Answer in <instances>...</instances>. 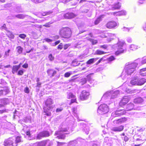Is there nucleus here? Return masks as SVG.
Wrapping results in <instances>:
<instances>
[{
	"label": "nucleus",
	"mask_w": 146,
	"mask_h": 146,
	"mask_svg": "<svg viewBox=\"0 0 146 146\" xmlns=\"http://www.w3.org/2000/svg\"><path fill=\"white\" fill-rule=\"evenodd\" d=\"M20 67V65L19 64L18 65L14 66L12 68V73L14 74L15 72H17Z\"/></svg>",
	"instance_id": "obj_27"
},
{
	"label": "nucleus",
	"mask_w": 146,
	"mask_h": 146,
	"mask_svg": "<svg viewBox=\"0 0 146 146\" xmlns=\"http://www.w3.org/2000/svg\"><path fill=\"white\" fill-rule=\"evenodd\" d=\"M48 58L50 61H52L54 60V57L52 56V54H50L48 56Z\"/></svg>",
	"instance_id": "obj_48"
},
{
	"label": "nucleus",
	"mask_w": 146,
	"mask_h": 146,
	"mask_svg": "<svg viewBox=\"0 0 146 146\" xmlns=\"http://www.w3.org/2000/svg\"><path fill=\"white\" fill-rule=\"evenodd\" d=\"M141 63L142 64H144L146 63V58H143L142 59L141 61Z\"/></svg>",
	"instance_id": "obj_58"
},
{
	"label": "nucleus",
	"mask_w": 146,
	"mask_h": 146,
	"mask_svg": "<svg viewBox=\"0 0 146 146\" xmlns=\"http://www.w3.org/2000/svg\"><path fill=\"white\" fill-rule=\"evenodd\" d=\"M139 74L143 76H146V68L141 69L139 71Z\"/></svg>",
	"instance_id": "obj_29"
},
{
	"label": "nucleus",
	"mask_w": 146,
	"mask_h": 146,
	"mask_svg": "<svg viewBox=\"0 0 146 146\" xmlns=\"http://www.w3.org/2000/svg\"><path fill=\"white\" fill-rule=\"evenodd\" d=\"M121 7V3L119 2H118L113 6L112 8L114 9H119Z\"/></svg>",
	"instance_id": "obj_32"
},
{
	"label": "nucleus",
	"mask_w": 146,
	"mask_h": 146,
	"mask_svg": "<svg viewBox=\"0 0 146 146\" xmlns=\"http://www.w3.org/2000/svg\"><path fill=\"white\" fill-rule=\"evenodd\" d=\"M117 23L115 21H112L108 23L106 25V27L108 29H112L116 26Z\"/></svg>",
	"instance_id": "obj_14"
},
{
	"label": "nucleus",
	"mask_w": 146,
	"mask_h": 146,
	"mask_svg": "<svg viewBox=\"0 0 146 146\" xmlns=\"http://www.w3.org/2000/svg\"><path fill=\"white\" fill-rule=\"evenodd\" d=\"M70 46V44H65L64 46V50L66 49Z\"/></svg>",
	"instance_id": "obj_57"
},
{
	"label": "nucleus",
	"mask_w": 146,
	"mask_h": 146,
	"mask_svg": "<svg viewBox=\"0 0 146 146\" xmlns=\"http://www.w3.org/2000/svg\"><path fill=\"white\" fill-rule=\"evenodd\" d=\"M142 110L141 107L138 106L137 107L134 108V110Z\"/></svg>",
	"instance_id": "obj_64"
},
{
	"label": "nucleus",
	"mask_w": 146,
	"mask_h": 146,
	"mask_svg": "<svg viewBox=\"0 0 146 146\" xmlns=\"http://www.w3.org/2000/svg\"><path fill=\"white\" fill-rule=\"evenodd\" d=\"M125 113V111L124 110H117L112 113L111 116L113 117H118L124 115Z\"/></svg>",
	"instance_id": "obj_7"
},
{
	"label": "nucleus",
	"mask_w": 146,
	"mask_h": 146,
	"mask_svg": "<svg viewBox=\"0 0 146 146\" xmlns=\"http://www.w3.org/2000/svg\"><path fill=\"white\" fill-rule=\"evenodd\" d=\"M146 82V79L142 78L139 79L138 78V85L141 86L143 84Z\"/></svg>",
	"instance_id": "obj_26"
},
{
	"label": "nucleus",
	"mask_w": 146,
	"mask_h": 146,
	"mask_svg": "<svg viewBox=\"0 0 146 146\" xmlns=\"http://www.w3.org/2000/svg\"><path fill=\"white\" fill-rule=\"evenodd\" d=\"M127 111H130L134 109V105L133 103H131L127 105L126 108Z\"/></svg>",
	"instance_id": "obj_22"
},
{
	"label": "nucleus",
	"mask_w": 146,
	"mask_h": 146,
	"mask_svg": "<svg viewBox=\"0 0 146 146\" xmlns=\"http://www.w3.org/2000/svg\"><path fill=\"white\" fill-rule=\"evenodd\" d=\"M127 120V119L124 117L123 118H121L114 120L113 121V123L114 124H120L125 121Z\"/></svg>",
	"instance_id": "obj_18"
},
{
	"label": "nucleus",
	"mask_w": 146,
	"mask_h": 146,
	"mask_svg": "<svg viewBox=\"0 0 146 146\" xmlns=\"http://www.w3.org/2000/svg\"><path fill=\"white\" fill-rule=\"evenodd\" d=\"M30 119L31 117H26L24 119V121L25 123H27L28 121H30Z\"/></svg>",
	"instance_id": "obj_49"
},
{
	"label": "nucleus",
	"mask_w": 146,
	"mask_h": 146,
	"mask_svg": "<svg viewBox=\"0 0 146 146\" xmlns=\"http://www.w3.org/2000/svg\"><path fill=\"white\" fill-rule=\"evenodd\" d=\"M52 12L51 11H46L44 12H43L42 14V16H44L46 15H50L51 13H52Z\"/></svg>",
	"instance_id": "obj_39"
},
{
	"label": "nucleus",
	"mask_w": 146,
	"mask_h": 146,
	"mask_svg": "<svg viewBox=\"0 0 146 146\" xmlns=\"http://www.w3.org/2000/svg\"><path fill=\"white\" fill-rule=\"evenodd\" d=\"M100 47L101 48H102L104 49H106L107 48V46L106 45L104 44V45L100 46Z\"/></svg>",
	"instance_id": "obj_60"
},
{
	"label": "nucleus",
	"mask_w": 146,
	"mask_h": 146,
	"mask_svg": "<svg viewBox=\"0 0 146 146\" xmlns=\"http://www.w3.org/2000/svg\"><path fill=\"white\" fill-rule=\"evenodd\" d=\"M83 43V42L82 41H80L78 42H77L76 44L75 47H78V46L79 45H81Z\"/></svg>",
	"instance_id": "obj_43"
},
{
	"label": "nucleus",
	"mask_w": 146,
	"mask_h": 146,
	"mask_svg": "<svg viewBox=\"0 0 146 146\" xmlns=\"http://www.w3.org/2000/svg\"><path fill=\"white\" fill-rule=\"evenodd\" d=\"M13 139H15V141L14 142H14L15 145V146H17V143L20 142L21 141V138L19 136H17L16 137H13Z\"/></svg>",
	"instance_id": "obj_30"
},
{
	"label": "nucleus",
	"mask_w": 146,
	"mask_h": 146,
	"mask_svg": "<svg viewBox=\"0 0 146 146\" xmlns=\"http://www.w3.org/2000/svg\"><path fill=\"white\" fill-rule=\"evenodd\" d=\"M24 92L25 93H29V89L27 87H25L24 90Z\"/></svg>",
	"instance_id": "obj_55"
},
{
	"label": "nucleus",
	"mask_w": 146,
	"mask_h": 146,
	"mask_svg": "<svg viewBox=\"0 0 146 146\" xmlns=\"http://www.w3.org/2000/svg\"><path fill=\"white\" fill-rule=\"evenodd\" d=\"M16 49H17V52L19 54H20L22 52L23 48L21 46H18L17 47Z\"/></svg>",
	"instance_id": "obj_35"
},
{
	"label": "nucleus",
	"mask_w": 146,
	"mask_h": 146,
	"mask_svg": "<svg viewBox=\"0 0 146 146\" xmlns=\"http://www.w3.org/2000/svg\"><path fill=\"white\" fill-rule=\"evenodd\" d=\"M77 144V141L76 140H73L70 141L68 144V146H74Z\"/></svg>",
	"instance_id": "obj_37"
},
{
	"label": "nucleus",
	"mask_w": 146,
	"mask_h": 146,
	"mask_svg": "<svg viewBox=\"0 0 146 146\" xmlns=\"http://www.w3.org/2000/svg\"><path fill=\"white\" fill-rule=\"evenodd\" d=\"M44 40H45L46 42H52V39H51L50 38H45L44 39Z\"/></svg>",
	"instance_id": "obj_54"
},
{
	"label": "nucleus",
	"mask_w": 146,
	"mask_h": 146,
	"mask_svg": "<svg viewBox=\"0 0 146 146\" xmlns=\"http://www.w3.org/2000/svg\"><path fill=\"white\" fill-rule=\"evenodd\" d=\"M80 64V62L77 61L76 59H75L72 62V65L74 66H76L79 65Z\"/></svg>",
	"instance_id": "obj_33"
},
{
	"label": "nucleus",
	"mask_w": 146,
	"mask_h": 146,
	"mask_svg": "<svg viewBox=\"0 0 146 146\" xmlns=\"http://www.w3.org/2000/svg\"><path fill=\"white\" fill-rule=\"evenodd\" d=\"M127 41L128 42L131 43L132 42V39L131 37H128L127 38Z\"/></svg>",
	"instance_id": "obj_62"
},
{
	"label": "nucleus",
	"mask_w": 146,
	"mask_h": 146,
	"mask_svg": "<svg viewBox=\"0 0 146 146\" xmlns=\"http://www.w3.org/2000/svg\"><path fill=\"white\" fill-rule=\"evenodd\" d=\"M130 48L131 50H135L138 49V46L133 44H132L130 46Z\"/></svg>",
	"instance_id": "obj_34"
},
{
	"label": "nucleus",
	"mask_w": 146,
	"mask_h": 146,
	"mask_svg": "<svg viewBox=\"0 0 146 146\" xmlns=\"http://www.w3.org/2000/svg\"><path fill=\"white\" fill-rule=\"evenodd\" d=\"M119 93V92L117 90L113 92H107L104 95L103 98H110V99L115 98L117 97Z\"/></svg>",
	"instance_id": "obj_5"
},
{
	"label": "nucleus",
	"mask_w": 146,
	"mask_h": 146,
	"mask_svg": "<svg viewBox=\"0 0 146 146\" xmlns=\"http://www.w3.org/2000/svg\"><path fill=\"white\" fill-rule=\"evenodd\" d=\"M104 15H101L98 17L94 21V24L95 25L98 24L102 20V18H104Z\"/></svg>",
	"instance_id": "obj_28"
},
{
	"label": "nucleus",
	"mask_w": 146,
	"mask_h": 146,
	"mask_svg": "<svg viewBox=\"0 0 146 146\" xmlns=\"http://www.w3.org/2000/svg\"><path fill=\"white\" fill-rule=\"evenodd\" d=\"M15 139H13V137H10L8 139L5 140L4 142L5 146H14L15 145L14 141Z\"/></svg>",
	"instance_id": "obj_8"
},
{
	"label": "nucleus",
	"mask_w": 146,
	"mask_h": 146,
	"mask_svg": "<svg viewBox=\"0 0 146 146\" xmlns=\"http://www.w3.org/2000/svg\"><path fill=\"white\" fill-rule=\"evenodd\" d=\"M19 36L21 38L24 39L26 36L25 34H21L19 35Z\"/></svg>",
	"instance_id": "obj_47"
},
{
	"label": "nucleus",
	"mask_w": 146,
	"mask_h": 146,
	"mask_svg": "<svg viewBox=\"0 0 146 146\" xmlns=\"http://www.w3.org/2000/svg\"><path fill=\"white\" fill-rule=\"evenodd\" d=\"M50 134L49 132L46 131H42L38 134L37 138L38 139H40L41 138L44 137H48L49 136Z\"/></svg>",
	"instance_id": "obj_11"
},
{
	"label": "nucleus",
	"mask_w": 146,
	"mask_h": 146,
	"mask_svg": "<svg viewBox=\"0 0 146 146\" xmlns=\"http://www.w3.org/2000/svg\"><path fill=\"white\" fill-rule=\"evenodd\" d=\"M129 100L130 98L129 96H125L123 97L119 103L120 106H122L125 105L128 103Z\"/></svg>",
	"instance_id": "obj_13"
},
{
	"label": "nucleus",
	"mask_w": 146,
	"mask_h": 146,
	"mask_svg": "<svg viewBox=\"0 0 146 146\" xmlns=\"http://www.w3.org/2000/svg\"><path fill=\"white\" fill-rule=\"evenodd\" d=\"M72 32L71 30L68 27L62 29L60 32L61 36L65 38H69L71 36Z\"/></svg>",
	"instance_id": "obj_2"
},
{
	"label": "nucleus",
	"mask_w": 146,
	"mask_h": 146,
	"mask_svg": "<svg viewBox=\"0 0 146 146\" xmlns=\"http://www.w3.org/2000/svg\"><path fill=\"white\" fill-rule=\"evenodd\" d=\"M47 73L50 77L54 76L56 73V71L52 69H49L47 71Z\"/></svg>",
	"instance_id": "obj_16"
},
{
	"label": "nucleus",
	"mask_w": 146,
	"mask_h": 146,
	"mask_svg": "<svg viewBox=\"0 0 146 146\" xmlns=\"http://www.w3.org/2000/svg\"><path fill=\"white\" fill-rule=\"evenodd\" d=\"M9 92V89L8 87L3 88L0 90V95H6Z\"/></svg>",
	"instance_id": "obj_17"
},
{
	"label": "nucleus",
	"mask_w": 146,
	"mask_h": 146,
	"mask_svg": "<svg viewBox=\"0 0 146 146\" xmlns=\"http://www.w3.org/2000/svg\"><path fill=\"white\" fill-rule=\"evenodd\" d=\"M108 106L104 104L101 105L98 108V112L99 114H104L107 113L109 110Z\"/></svg>",
	"instance_id": "obj_6"
},
{
	"label": "nucleus",
	"mask_w": 146,
	"mask_h": 146,
	"mask_svg": "<svg viewBox=\"0 0 146 146\" xmlns=\"http://www.w3.org/2000/svg\"><path fill=\"white\" fill-rule=\"evenodd\" d=\"M48 141V140H46L40 142H37L34 143L33 145L35 146H45Z\"/></svg>",
	"instance_id": "obj_19"
},
{
	"label": "nucleus",
	"mask_w": 146,
	"mask_h": 146,
	"mask_svg": "<svg viewBox=\"0 0 146 146\" xmlns=\"http://www.w3.org/2000/svg\"><path fill=\"white\" fill-rule=\"evenodd\" d=\"M82 130L83 131H85V133L88 134V132L89 131V128H84Z\"/></svg>",
	"instance_id": "obj_53"
},
{
	"label": "nucleus",
	"mask_w": 146,
	"mask_h": 146,
	"mask_svg": "<svg viewBox=\"0 0 146 146\" xmlns=\"http://www.w3.org/2000/svg\"><path fill=\"white\" fill-rule=\"evenodd\" d=\"M44 103L45 106L48 108V110L53 108L52 104L53 103V102L51 98H48L45 101Z\"/></svg>",
	"instance_id": "obj_9"
},
{
	"label": "nucleus",
	"mask_w": 146,
	"mask_h": 146,
	"mask_svg": "<svg viewBox=\"0 0 146 146\" xmlns=\"http://www.w3.org/2000/svg\"><path fill=\"white\" fill-rule=\"evenodd\" d=\"M115 59V58L113 56H111L109 57L108 59V61L109 62H110Z\"/></svg>",
	"instance_id": "obj_42"
},
{
	"label": "nucleus",
	"mask_w": 146,
	"mask_h": 146,
	"mask_svg": "<svg viewBox=\"0 0 146 146\" xmlns=\"http://www.w3.org/2000/svg\"><path fill=\"white\" fill-rule=\"evenodd\" d=\"M114 15H116L121 16L125 15L126 14V12L125 11L122 10L118 12H114L113 13Z\"/></svg>",
	"instance_id": "obj_23"
},
{
	"label": "nucleus",
	"mask_w": 146,
	"mask_h": 146,
	"mask_svg": "<svg viewBox=\"0 0 146 146\" xmlns=\"http://www.w3.org/2000/svg\"><path fill=\"white\" fill-rule=\"evenodd\" d=\"M123 128H113V130L115 131H122Z\"/></svg>",
	"instance_id": "obj_56"
},
{
	"label": "nucleus",
	"mask_w": 146,
	"mask_h": 146,
	"mask_svg": "<svg viewBox=\"0 0 146 146\" xmlns=\"http://www.w3.org/2000/svg\"><path fill=\"white\" fill-rule=\"evenodd\" d=\"M57 146H64L65 143H62L59 142H57Z\"/></svg>",
	"instance_id": "obj_45"
},
{
	"label": "nucleus",
	"mask_w": 146,
	"mask_h": 146,
	"mask_svg": "<svg viewBox=\"0 0 146 146\" xmlns=\"http://www.w3.org/2000/svg\"><path fill=\"white\" fill-rule=\"evenodd\" d=\"M72 111L75 114V115H74V116L75 115H76V117H77V115L76 113V112L77 111V108H72Z\"/></svg>",
	"instance_id": "obj_51"
},
{
	"label": "nucleus",
	"mask_w": 146,
	"mask_h": 146,
	"mask_svg": "<svg viewBox=\"0 0 146 146\" xmlns=\"http://www.w3.org/2000/svg\"><path fill=\"white\" fill-rule=\"evenodd\" d=\"M63 110L62 108H58L56 109V112H59Z\"/></svg>",
	"instance_id": "obj_61"
},
{
	"label": "nucleus",
	"mask_w": 146,
	"mask_h": 146,
	"mask_svg": "<svg viewBox=\"0 0 146 146\" xmlns=\"http://www.w3.org/2000/svg\"><path fill=\"white\" fill-rule=\"evenodd\" d=\"M63 47V45L62 43H60L58 46L57 48L59 49H61Z\"/></svg>",
	"instance_id": "obj_52"
},
{
	"label": "nucleus",
	"mask_w": 146,
	"mask_h": 146,
	"mask_svg": "<svg viewBox=\"0 0 146 146\" xmlns=\"http://www.w3.org/2000/svg\"><path fill=\"white\" fill-rule=\"evenodd\" d=\"M89 95V93L88 92H87L85 90H83L80 95V99L82 100H87Z\"/></svg>",
	"instance_id": "obj_10"
},
{
	"label": "nucleus",
	"mask_w": 146,
	"mask_h": 146,
	"mask_svg": "<svg viewBox=\"0 0 146 146\" xmlns=\"http://www.w3.org/2000/svg\"><path fill=\"white\" fill-rule=\"evenodd\" d=\"M130 86L138 85V77L137 76L133 78L130 82Z\"/></svg>",
	"instance_id": "obj_20"
},
{
	"label": "nucleus",
	"mask_w": 146,
	"mask_h": 146,
	"mask_svg": "<svg viewBox=\"0 0 146 146\" xmlns=\"http://www.w3.org/2000/svg\"><path fill=\"white\" fill-rule=\"evenodd\" d=\"M23 70H19L18 72V75H22L23 74Z\"/></svg>",
	"instance_id": "obj_63"
},
{
	"label": "nucleus",
	"mask_w": 146,
	"mask_h": 146,
	"mask_svg": "<svg viewBox=\"0 0 146 146\" xmlns=\"http://www.w3.org/2000/svg\"><path fill=\"white\" fill-rule=\"evenodd\" d=\"M74 17V13H68L64 15V17L65 19H71Z\"/></svg>",
	"instance_id": "obj_21"
},
{
	"label": "nucleus",
	"mask_w": 146,
	"mask_h": 146,
	"mask_svg": "<svg viewBox=\"0 0 146 146\" xmlns=\"http://www.w3.org/2000/svg\"><path fill=\"white\" fill-rule=\"evenodd\" d=\"M87 82V79L85 78H84L82 80V81L80 82V83L82 85H83V84H85V83H86Z\"/></svg>",
	"instance_id": "obj_46"
},
{
	"label": "nucleus",
	"mask_w": 146,
	"mask_h": 146,
	"mask_svg": "<svg viewBox=\"0 0 146 146\" xmlns=\"http://www.w3.org/2000/svg\"><path fill=\"white\" fill-rule=\"evenodd\" d=\"M46 0H32V1L34 3H38L43 2L44 1Z\"/></svg>",
	"instance_id": "obj_41"
},
{
	"label": "nucleus",
	"mask_w": 146,
	"mask_h": 146,
	"mask_svg": "<svg viewBox=\"0 0 146 146\" xmlns=\"http://www.w3.org/2000/svg\"><path fill=\"white\" fill-rule=\"evenodd\" d=\"M71 75V73L69 72L66 73L64 75V77H68L70 76Z\"/></svg>",
	"instance_id": "obj_50"
},
{
	"label": "nucleus",
	"mask_w": 146,
	"mask_h": 146,
	"mask_svg": "<svg viewBox=\"0 0 146 146\" xmlns=\"http://www.w3.org/2000/svg\"><path fill=\"white\" fill-rule=\"evenodd\" d=\"M95 60H96V58H94L91 59L89 60L86 63L87 64H91L94 62Z\"/></svg>",
	"instance_id": "obj_38"
},
{
	"label": "nucleus",
	"mask_w": 146,
	"mask_h": 146,
	"mask_svg": "<svg viewBox=\"0 0 146 146\" xmlns=\"http://www.w3.org/2000/svg\"><path fill=\"white\" fill-rule=\"evenodd\" d=\"M146 139V137L144 135L142 136V138H137L135 139V141L137 142V143H140V144L138 145H135L134 146H139L141 145V144H142L145 141Z\"/></svg>",
	"instance_id": "obj_15"
},
{
	"label": "nucleus",
	"mask_w": 146,
	"mask_h": 146,
	"mask_svg": "<svg viewBox=\"0 0 146 146\" xmlns=\"http://www.w3.org/2000/svg\"><path fill=\"white\" fill-rule=\"evenodd\" d=\"M125 43L123 42L119 41L117 44H115V46L118 50L115 52V54L118 55L119 54L123 53L125 50L124 48Z\"/></svg>",
	"instance_id": "obj_4"
},
{
	"label": "nucleus",
	"mask_w": 146,
	"mask_h": 146,
	"mask_svg": "<svg viewBox=\"0 0 146 146\" xmlns=\"http://www.w3.org/2000/svg\"><path fill=\"white\" fill-rule=\"evenodd\" d=\"M105 53L106 52L104 51L98 50L95 52V54L97 55H102V54H105Z\"/></svg>",
	"instance_id": "obj_36"
},
{
	"label": "nucleus",
	"mask_w": 146,
	"mask_h": 146,
	"mask_svg": "<svg viewBox=\"0 0 146 146\" xmlns=\"http://www.w3.org/2000/svg\"><path fill=\"white\" fill-rule=\"evenodd\" d=\"M8 102V100L6 98L0 99V103L4 105L7 104Z\"/></svg>",
	"instance_id": "obj_31"
},
{
	"label": "nucleus",
	"mask_w": 146,
	"mask_h": 146,
	"mask_svg": "<svg viewBox=\"0 0 146 146\" xmlns=\"http://www.w3.org/2000/svg\"><path fill=\"white\" fill-rule=\"evenodd\" d=\"M27 16V15H25L24 14H21L17 15H13V17H16L19 19H23L25 18L26 16Z\"/></svg>",
	"instance_id": "obj_24"
},
{
	"label": "nucleus",
	"mask_w": 146,
	"mask_h": 146,
	"mask_svg": "<svg viewBox=\"0 0 146 146\" xmlns=\"http://www.w3.org/2000/svg\"><path fill=\"white\" fill-rule=\"evenodd\" d=\"M114 140V139L112 138L105 137L104 138V144L106 145L107 146H111Z\"/></svg>",
	"instance_id": "obj_12"
},
{
	"label": "nucleus",
	"mask_w": 146,
	"mask_h": 146,
	"mask_svg": "<svg viewBox=\"0 0 146 146\" xmlns=\"http://www.w3.org/2000/svg\"><path fill=\"white\" fill-rule=\"evenodd\" d=\"M91 42L93 44H96L98 42V41L96 40H92Z\"/></svg>",
	"instance_id": "obj_59"
},
{
	"label": "nucleus",
	"mask_w": 146,
	"mask_h": 146,
	"mask_svg": "<svg viewBox=\"0 0 146 146\" xmlns=\"http://www.w3.org/2000/svg\"><path fill=\"white\" fill-rule=\"evenodd\" d=\"M143 102V99L141 97H138L135 98L134 100V102L135 104H140Z\"/></svg>",
	"instance_id": "obj_25"
},
{
	"label": "nucleus",
	"mask_w": 146,
	"mask_h": 146,
	"mask_svg": "<svg viewBox=\"0 0 146 146\" xmlns=\"http://www.w3.org/2000/svg\"><path fill=\"white\" fill-rule=\"evenodd\" d=\"M137 65V64L136 62L127 63L125 68V71L126 74L127 75H131L135 73V68Z\"/></svg>",
	"instance_id": "obj_1"
},
{
	"label": "nucleus",
	"mask_w": 146,
	"mask_h": 146,
	"mask_svg": "<svg viewBox=\"0 0 146 146\" xmlns=\"http://www.w3.org/2000/svg\"><path fill=\"white\" fill-rule=\"evenodd\" d=\"M74 96L71 93H69L68 94L67 97L68 98H74Z\"/></svg>",
	"instance_id": "obj_40"
},
{
	"label": "nucleus",
	"mask_w": 146,
	"mask_h": 146,
	"mask_svg": "<svg viewBox=\"0 0 146 146\" xmlns=\"http://www.w3.org/2000/svg\"><path fill=\"white\" fill-rule=\"evenodd\" d=\"M52 23V22H49L48 23H46L45 25H44L43 26L46 27H50V25Z\"/></svg>",
	"instance_id": "obj_44"
},
{
	"label": "nucleus",
	"mask_w": 146,
	"mask_h": 146,
	"mask_svg": "<svg viewBox=\"0 0 146 146\" xmlns=\"http://www.w3.org/2000/svg\"><path fill=\"white\" fill-rule=\"evenodd\" d=\"M70 128H60L59 131H56L55 135H59L57 137L59 139H64L65 136V134L69 133L70 131H69Z\"/></svg>",
	"instance_id": "obj_3"
}]
</instances>
